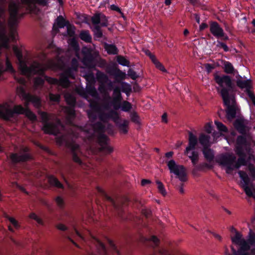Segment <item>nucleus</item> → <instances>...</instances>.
<instances>
[{"mask_svg":"<svg viewBox=\"0 0 255 255\" xmlns=\"http://www.w3.org/2000/svg\"><path fill=\"white\" fill-rule=\"evenodd\" d=\"M49 0H21L20 2L11 1L8 5L9 17L8 21V26L9 29V37L12 40L15 38L17 34L16 28L19 22L18 20L24 14L25 9L29 13L35 14H38L40 11L39 6H47ZM59 2L63 4L62 0H58Z\"/></svg>","mask_w":255,"mask_h":255,"instance_id":"obj_1","label":"nucleus"},{"mask_svg":"<svg viewBox=\"0 0 255 255\" xmlns=\"http://www.w3.org/2000/svg\"><path fill=\"white\" fill-rule=\"evenodd\" d=\"M90 106L92 110L98 113L99 118L101 121L106 123L110 119H112L116 124L121 133L127 134L129 122L126 120H123L122 123L119 122L120 117L116 111L112 110L107 113L102 111L101 107L96 101H91Z\"/></svg>","mask_w":255,"mask_h":255,"instance_id":"obj_2","label":"nucleus"},{"mask_svg":"<svg viewBox=\"0 0 255 255\" xmlns=\"http://www.w3.org/2000/svg\"><path fill=\"white\" fill-rule=\"evenodd\" d=\"M12 49L18 59L19 69L22 74L28 76L35 74L39 75L43 74L45 69L42 65L37 62H33L29 67H28L25 62L22 60V55L18 48L14 46Z\"/></svg>","mask_w":255,"mask_h":255,"instance_id":"obj_3","label":"nucleus"},{"mask_svg":"<svg viewBox=\"0 0 255 255\" xmlns=\"http://www.w3.org/2000/svg\"><path fill=\"white\" fill-rule=\"evenodd\" d=\"M14 114H24L32 121H35L36 120V116L28 107L24 108L21 105H16L15 106L13 110H12L6 104L0 105V118L5 120H8L13 117Z\"/></svg>","mask_w":255,"mask_h":255,"instance_id":"obj_4","label":"nucleus"},{"mask_svg":"<svg viewBox=\"0 0 255 255\" xmlns=\"http://www.w3.org/2000/svg\"><path fill=\"white\" fill-rule=\"evenodd\" d=\"M220 164L226 167V172L230 173L235 169H238L242 165L246 164L244 157H239L236 161V157L233 154H227L222 155L219 159Z\"/></svg>","mask_w":255,"mask_h":255,"instance_id":"obj_5","label":"nucleus"},{"mask_svg":"<svg viewBox=\"0 0 255 255\" xmlns=\"http://www.w3.org/2000/svg\"><path fill=\"white\" fill-rule=\"evenodd\" d=\"M39 115L41 117V122L43 124L42 130L44 133L49 134L57 135L59 133V128H62V126L59 122L56 124L48 123V121L51 119V115L44 112H38Z\"/></svg>","mask_w":255,"mask_h":255,"instance_id":"obj_6","label":"nucleus"},{"mask_svg":"<svg viewBox=\"0 0 255 255\" xmlns=\"http://www.w3.org/2000/svg\"><path fill=\"white\" fill-rule=\"evenodd\" d=\"M215 80L216 82L222 87L220 93L223 98V92L225 91L227 97L234 96L232 93L233 90V84L230 76L228 75H223L222 76L218 75H215Z\"/></svg>","mask_w":255,"mask_h":255,"instance_id":"obj_7","label":"nucleus"},{"mask_svg":"<svg viewBox=\"0 0 255 255\" xmlns=\"http://www.w3.org/2000/svg\"><path fill=\"white\" fill-rule=\"evenodd\" d=\"M56 141L59 144L65 143L66 145L71 149L73 160L79 164H82V161L80 158L81 152L79 145L73 141H69L66 140L65 136L57 137Z\"/></svg>","mask_w":255,"mask_h":255,"instance_id":"obj_8","label":"nucleus"},{"mask_svg":"<svg viewBox=\"0 0 255 255\" xmlns=\"http://www.w3.org/2000/svg\"><path fill=\"white\" fill-rule=\"evenodd\" d=\"M91 21L95 25L93 31L95 36L98 38L102 37L103 33L101 26H107L108 25L106 16L102 13H97L91 17Z\"/></svg>","mask_w":255,"mask_h":255,"instance_id":"obj_9","label":"nucleus"},{"mask_svg":"<svg viewBox=\"0 0 255 255\" xmlns=\"http://www.w3.org/2000/svg\"><path fill=\"white\" fill-rule=\"evenodd\" d=\"M74 231L76 235L80 238V239L83 241H86V236L88 233L90 237L93 239V244H94L96 249L97 253L99 255H109L107 249L105 245L99 239L96 238L90 231L87 230L86 232H84L82 234L80 233L76 228H74Z\"/></svg>","mask_w":255,"mask_h":255,"instance_id":"obj_10","label":"nucleus"},{"mask_svg":"<svg viewBox=\"0 0 255 255\" xmlns=\"http://www.w3.org/2000/svg\"><path fill=\"white\" fill-rule=\"evenodd\" d=\"M167 166L170 173H173L176 175L181 182L187 181L186 169L183 165L176 164L174 160H171L168 161Z\"/></svg>","mask_w":255,"mask_h":255,"instance_id":"obj_11","label":"nucleus"},{"mask_svg":"<svg viewBox=\"0 0 255 255\" xmlns=\"http://www.w3.org/2000/svg\"><path fill=\"white\" fill-rule=\"evenodd\" d=\"M223 100L225 105L227 107V117L229 120L236 117L237 108L236 107L235 96L227 97L225 91L223 92Z\"/></svg>","mask_w":255,"mask_h":255,"instance_id":"obj_12","label":"nucleus"},{"mask_svg":"<svg viewBox=\"0 0 255 255\" xmlns=\"http://www.w3.org/2000/svg\"><path fill=\"white\" fill-rule=\"evenodd\" d=\"M98 190L99 192H101L104 197L106 199L107 201L111 203L113 206L114 207L115 209L117 210V214L118 216L122 219H125V218L123 216V210L121 208V205H124L126 203H127L128 201V199L127 197H124L122 199H118L115 201L113 198H112L110 196L108 195L102 189L98 187Z\"/></svg>","mask_w":255,"mask_h":255,"instance_id":"obj_13","label":"nucleus"},{"mask_svg":"<svg viewBox=\"0 0 255 255\" xmlns=\"http://www.w3.org/2000/svg\"><path fill=\"white\" fill-rule=\"evenodd\" d=\"M17 92L19 96L25 101V107H28L30 102L36 108H39L41 106L40 98L37 96L26 93L22 86L17 88Z\"/></svg>","mask_w":255,"mask_h":255,"instance_id":"obj_14","label":"nucleus"},{"mask_svg":"<svg viewBox=\"0 0 255 255\" xmlns=\"http://www.w3.org/2000/svg\"><path fill=\"white\" fill-rule=\"evenodd\" d=\"M28 151L29 148L27 147H23L20 148L19 153H10L9 158L13 164L27 161L31 158Z\"/></svg>","mask_w":255,"mask_h":255,"instance_id":"obj_15","label":"nucleus"},{"mask_svg":"<svg viewBox=\"0 0 255 255\" xmlns=\"http://www.w3.org/2000/svg\"><path fill=\"white\" fill-rule=\"evenodd\" d=\"M99 59V54L97 52H92L89 50L84 52V57L82 62L87 67L93 68L96 65L97 62Z\"/></svg>","mask_w":255,"mask_h":255,"instance_id":"obj_16","label":"nucleus"},{"mask_svg":"<svg viewBox=\"0 0 255 255\" xmlns=\"http://www.w3.org/2000/svg\"><path fill=\"white\" fill-rule=\"evenodd\" d=\"M99 145V150L105 155H108L112 153L114 148L108 143L109 138L105 134H100L98 137Z\"/></svg>","mask_w":255,"mask_h":255,"instance_id":"obj_17","label":"nucleus"},{"mask_svg":"<svg viewBox=\"0 0 255 255\" xmlns=\"http://www.w3.org/2000/svg\"><path fill=\"white\" fill-rule=\"evenodd\" d=\"M231 232H234L235 235L234 237L231 238L233 243L241 246V250L244 251H248L250 250V247L248 244L246 240L243 238L241 233L238 232L233 227H231Z\"/></svg>","mask_w":255,"mask_h":255,"instance_id":"obj_18","label":"nucleus"},{"mask_svg":"<svg viewBox=\"0 0 255 255\" xmlns=\"http://www.w3.org/2000/svg\"><path fill=\"white\" fill-rule=\"evenodd\" d=\"M105 84H100L98 89L99 92L104 95L102 104L100 105L98 103L99 106L101 107L102 111L109 110L111 108L109 101L111 99V97L107 92L105 87Z\"/></svg>","mask_w":255,"mask_h":255,"instance_id":"obj_19","label":"nucleus"},{"mask_svg":"<svg viewBox=\"0 0 255 255\" xmlns=\"http://www.w3.org/2000/svg\"><path fill=\"white\" fill-rule=\"evenodd\" d=\"M113 99L110 105H112L115 110L119 109L121 107V101L123 99L119 87L113 89Z\"/></svg>","mask_w":255,"mask_h":255,"instance_id":"obj_20","label":"nucleus"},{"mask_svg":"<svg viewBox=\"0 0 255 255\" xmlns=\"http://www.w3.org/2000/svg\"><path fill=\"white\" fill-rule=\"evenodd\" d=\"M69 78L74 79V74L72 73L71 69H67L60 75V79L58 80V85L64 88L69 87L70 85Z\"/></svg>","mask_w":255,"mask_h":255,"instance_id":"obj_21","label":"nucleus"},{"mask_svg":"<svg viewBox=\"0 0 255 255\" xmlns=\"http://www.w3.org/2000/svg\"><path fill=\"white\" fill-rule=\"evenodd\" d=\"M211 33L217 38L224 36V32L222 27L217 22H211L210 25Z\"/></svg>","mask_w":255,"mask_h":255,"instance_id":"obj_22","label":"nucleus"},{"mask_svg":"<svg viewBox=\"0 0 255 255\" xmlns=\"http://www.w3.org/2000/svg\"><path fill=\"white\" fill-rule=\"evenodd\" d=\"M247 125V121L242 119H237L234 123L235 127L242 134H246L248 131L249 129Z\"/></svg>","mask_w":255,"mask_h":255,"instance_id":"obj_23","label":"nucleus"},{"mask_svg":"<svg viewBox=\"0 0 255 255\" xmlns=\"http://www.w3.org/2000/svg\"><path fill=\"white\" fill-rule=\"evenodd\" d=\"M188 145L185 149L187 153L188 150H194L198 143V139L196 135L191 131L188 132Z\"/></svg>","mask_w":255,"mask_h":255,"instance_id":"obj_24","label":"nucleus"},{"mask_svg":"<svg viewBox=\"0 0 255 255\" xmlns=\"http://www.w3.org/2000/svg\"><path fill=\"white\" fill-rule=\"evenodd\" d=\"M188 150V153H186V150L184 151V154L188 157L191 160L193 165L195 166L197 164L199 159V154L198 151L194 150Z\"/></svg>","mask_w":255,"mask_h":255,"instance_id":"obj_25","label":"nucleus"},{"mask_svg":"<svg viewBox=\"0 0 255 255\" xmlns=\"http://www.w3.org/2000/svg\"><path fill=\"white\" fill-rule=\"evenodd\" d=\"M110 75L114 76L117 82L124 80L126 77V74L119 69H113L110 72Z\"/></svg>","mask_w":255,"mask_h":255,"instance_id":"obj_26","label":"nucleus"},{"mask_svg":"<svg viewBox=\"0 0 255 255\" xmlns=\"http://www.w3.org/2000/svg\"><path fill=\"white\" fill-rule=\"evenodd\" d=\"M202 152L205 158L209 162H211L214 158L213 150L209 147L203 148Z\"/></svg>","mask_w":255,"mask_h":255,"instance_id":"obj_27","label":"nucleus"},{"mask_svg":"<svg viewBox=\"0 0 255 255\" xmlns=\"http://www.w3.org/2000/svg\"><path fill=\"white\" fill-rule=\"evenodd\" d=\"M238 174L242 179V181H241V187L243 188L244 186H248L250 184V179L248 177V175L247 173L243 171L240 170L238 171Z\"/></svg>","mask_w":255,"mask_h":255,"instance_id":"obj_28","label":"nucleus"},{"mask_svg":"<svg viewBox=\"0 0 255 255\" xmlns=\"http://www.w3.org/2000/svg\"><path fill=\"white\" fill-rule=\"evenodd\" d=\"M210 137L209 135L201 134L199 136V141L203 148L209 147L210 146Z\"/></svg>","mask_w":255,"mask_h":255,"instance_id":"obj_29","label":"nucleus"},{"mask_svg":"<svg viewBox=\"0 0 255 255\" xmlns=\"http://www.w3.org/2000/svg\"><path fill=\"white\" fill-rule=\"evenodd\" d=\"M237 86L242 88H246L247 90H249L252 86V83L250 80H243L242 79H238L237 81Z\"/></svg>","mask_w":255,"mask_h":255,"instance_id":"obj_30","label":"nucleus"},{"mask_svg":"<svg viewBox=\"0 0 255 255\" xmlns=\"http://www.w3.org/2000/svg\"><path fill=\"white\" fill-rule=\"evenodd\" d=\"M48 182L50 185L52 186L56 187L57 188H63V185L60 182V181L53 176H49L48 177Z\"/></svg>","mask_w":255,"mask_h":255,"instance_id":"obj_31","label":"nucleus"},{"mask_svg":"<svg viewBox=\"0 0 255 255\" xmlns=\"http://www.w3.org/2000/svg\"><path fill=\"white\" fill-rule=\"evenodd\" d=\"M96 77L100 84H107L109 81L108 76L99 71L96 73Z\"/></svg>","mask_w":255,"mask_h":255,"instance_id":"obj_32","label":"nucleus"},{"mask_svg":"<svg viewBox=\"0 0 255 255\" xmlns=\"http://www.w3.org/2000/svg\"><path fill=\"white\" fill-rule=\"evenodd\" d=\"M246 241L249 245L250 248H251V246L255 247V233L251 229H250L248 234V239Z\"/></svg>","mask_w":255,"mask_h":255,"instance_id":"obj_33","label":"nucleus"},{"mask_svg":"<svg viewBox=\"0 0 255 255\" xmlns=\"http://www.w3.org/2000/svg\"><path fill=\"white\" fill-rule=\"evenodd\" d=\"M105 49L107 53L109 54H117L118 52V50L116 46L113 44H105Z\"/></svg>","mask_w":255,"mask_h":255,"instance_id":"obj_34","label":"nucleus"},{"mask_svg":"<svg viewBox=\"0 0 255 255\" xmlns=\"http://www.w3.org/2000/svg\"><path fill=\"white\" fill-rule=\"evenodd\" d=\"M212 168V166L211 165L206 162H203L198 165H196L195 168L193 169L192 172L193 173H195L198 170L201 171L204 170L205 168L211 169Z\"/></svg>","mask_w":255,"mask_h":255,"instance_id":"obj_35","label":"nucleus"},{"mask_svg":"<svg viewBox=\"0 0 255 255\" xmlns=\"http://www.w3.org/2000/svg\"><path fill=\"white\" fill-rule=\"evenodd\" d=\"M224 72L227 74H233L235 71L233 65L228 61H225L223 63Z\"/></svg>","mask_w":255,"mask_h":255,"instance_id":"obj_36","label":"nucleus"},{"mask_svg":"<svg viewBox=\"0 0 255 255\" xmlns=\"http://www.w3.org/2000/svg\"><path fill=\"white\" fill-rule=\"evenodd\" d=\"M80 37L82 40L87 42H90L92 39V37L88 31H82L80 34Z\"/></svg>","mask_w":255,"mask_h":255,"instance_id":"obj_37","label":"nucleus"},{"mask_svg":"<svg viewBox=\"0 0 255 255\" xmlns=\"http://www.w3.org/2000/svg\"><path fill=\"white\" fill-rule=\"evenodd\" d=\"M64 98L67 103L71 106H74L75 104L74 97L70 94L66 93L64 95Z\"/></svg>","mask_w":255,"mask_h":255,"instance_id":"obj_38","label":"nucleus"},{"mask_svg":"<svg viewBox=\"0 0 255 255\" xmlns=\"http://www.w3.org/2000/svg\"><path fill=\"white\" fill-rule=\"evenodd\" d=\"M144 241L152 243V246L154 248L157 247L160 243V240L155 236H152L150 238L148 239L145 238Z\"/></svg>","mask_w":255,"mask_h":255,"instance_id":"obj_39","label":"nucleus"},{"mask_svg":"<svg viewBox=\"0 0 255 255\" xmlns=\"http://www.w3.org/2000/svg\"><path fill=\"white\" fill-rule=\"evenodd\" d=\"M156 183L157 185V189L158 190L159 192L164 197H165L166 194L167 192L166 191V190L164 188V185L163 183L160 181L159 180H156Z\"/></svg>","mask_w":255,"mask_h":255,"instance_id":"obj_40","label":"nucleus"},{"mask_svg":"<svg viewBox=\"0 0 255 255\" xmlns=\"http://www.w3.org/2000/svg\"><path fill=\"white\" fill-rule=\"evenodd\" d=\"M130 118L131 121L133 123L137 125L140 124V118L137 113L134 112L131 113L130 114Z\"/></svg>","mask_w":255,"mask_h":255,"instance_id":"obj_41","label":"nucleus"},{"mask_svg":"<svg viewBox=\"0 0 255 255\" xmlns=\"http://www.w3.org/2000/svg\"><path fill=\"white\" fill-rule=\"evenodd\" d=\"M44 83V80L41 77H36L34 80V86L35 88L42 87Z\"/></svg>","mask_w":255,"mask_h":255,"instance_id":"obj_42","label":"nucleus"},{"mask_svg":"<svg viewBox=\"0 0 255 255\" xmlns=\"http://www.w3.org/2000/svg\"><path fill=\"white\" fill-rule=\"evenodd\" d=\"M57 25L59 28H63L65 26H66V23L64 18L62 16H59L56 19Z\"/></svg>","mask_w":255,"mask_h":255,"instance_id":"obj_43","label":"nucleus"},{"mask_svg":"<svg viewBox=\"0 0 255 255\" xmlns=\"http://www.w3.org/2000/svg\"><path fill=\"white\" fill-rule=\"evenodd\" d=\"M243 188L249 197H255V192L249 186H244Z\"/></svg>","mask_w":255,"mask_h":255,"instance_id":"obj_44","label":"nucleus"},{"mask_svg":"<svg viewBox=\"0 0 255 255\" xmlns=\"http://www.w3.org/2000/svg\"><path fill=\"white\" fill-rule=\"evenodd\" d=\"M4 217L8 219L15 228H18L19 227L18 222L14 218L9 217L6 213L4 214Z\"/></svg>","mask_w":255,"mask_h":255,"instance_id":"obj_45","label":"nucleus"},{"mask_svg":"<svg viewBox=\"0 0 255 255\" xmlns=\"http://www.w3.org/2000/svg\"><path fill=\"white\" fill-rule=\"evenodd\" d=\"M121 108L123 111L128 112L131 109V105L129 102L125 101L122 103Z\"/></svg>","mask_w":255,"mask_h":255,"instance_id":"obj_46","label":"nucleus"},{"mask_svg":"<svg viewBox=\"0 0 255 255\" xmlns=\"http://www.w3.org/2000/svg\"><path fill=\"white\" fill-rule=\"evenodd\" d=\"M109 244L110 247V249L112 250V251L115 252L118 255H121V253H120V251L118 250L117 247L116 246V245L114 244V243L112 241L109 240Z\"/></svg>","mask_w":255,"mask_h":255,"instance_id":"obj_47","label":"nucleus"},{"mask_svg":"<svg viewBox=\"0 0 255 255\" xmlns=\"http://www.w3.org/2000/svg\"><path fill=\"white\" fill-rule=\"evenodd\" d=\"M55 202L57 205L60 208H63L64 207V201L63 199L60 196H57L55 199Z\"/></svg>","mask_w":255,"mask_h":255,"instance_id":"obj_48","label":"nucleus"},{"mask_svg":"<svg viewBox=\"0 0 255 255\" xmlns=\"http://www.w3.org/2000/svg\"><path fill=\"white\" fill-rule=\"evenodd\" d=\"M64 112L70 117H73L75 115V111L73 106L65 107Z\"/></svg>","mask_w":255,"mask_h":255,"instance_id":"obj_49","label":"nucleus"},{"mask_svg":"<svg viewBox=\"0 0 255 255\" xmlns=\"http://www.w3.org/2000/svg\"><path fill=\"white\" fill-rule=\"evenodd\" d=\"M118 63L124 66H128L129 62L123 56H119L117 58Z\"/></svg>","mask_w":255,"mask_h":255,"instance_id":"obj_50","label":"nucleus"},{"mask_svg":"<svg viewBox=\"0 0 255 255\" xmlns=\"http://www.w3.org/2000/svg\"><path fill=\"white\" fill-rule=\"evenodd\" d=\"M215 125H216L218 129L222 131L226 132L228 130L227 128L222 123L215 121Z\"/></svg>","mask_w":255,"mask_h":255,"instance_id":"obj_51","label":"nucleus"},{"mask_svg":"<svg viewBox=\"0 0 255 255\" xmlns=\"http://www.w3.org/2000/svg\"><path fill=\"white\" fill-rule=\"evenodd\" d=\"M67 23L68 24L66 25V26L67 29L68 34L70 36H72L74 34V27L70 24L68 22H67Z\"/></svg>","mask_w":255,"mask_h":255,"instance_id":"obj_52","label":"nucleus"},{"mask_svg":"<svg viewBox=\"0 0 255 255\" xmlns=\"http://www.w3.org/2000/svg\"><path fill=\"white\" fill-rule=\"evenodd\" d=\"M45 79L50 84L58 85V80L56 78L45 76Z\"/></svg>","mask_w":255,"mask_h":255,"instance_id":"obj_53","label":"nucleus"},{"mask_svg":"<svg viewBox=\"0 0 255 255\" xmlns=\"http://www.w3.org/2000/svg\"><path fill=\"white\" fill-rule=\"evenodd\" d=\"M6 69L4 70L5 71H9L11 72H14L13 68L11 65V63L9 61L7 57H6Z\"/></svg>","mask_w":255,"mask_h":255,"instance_id":"obj_54","label":"nucleus"},{"mask_svg":"<svg viewBox=\"0 0 255 255\" xmlns=\"http://www.w3.org/2000/svg\"><path fill=\"white\" fill-rule=\"evenodd\" d=\"M122 86L123 88L122 91L125 93H128L131 91L130 86L125 82H123L122 83Z\"/></svg>","mask_w":255,"mask_h":255,"instance_id":"obj_55","label":"nucleus"},{"mask_svg":"<svg viewBox=\"0 0 255 255\" xmlns=\"http://www.w3.org/2000/svg\"><path fill=\"white\" fill-rule=\"evenodd\" d=\"M128 75L133 80H135L138 77L136 72L131 69H129L128 71Z\"/></svg>","mask_w":255,"mask_h":255,"instance_id":"obj_56","label":"nucleus"},{"mask_svg":"<svg viewBox=\"0 0 255 255\" xmlns=\"http://www.w3.org/2000/svg\"><path fill=\"white\" fill-rule=\"evenodd\" d=\"M236 153L240 156V157H244L246 159V155L244 153L241 147L238 146L236 150Z\"/></svg>","mask_w":255,"mask_h":255,"instance_id":"obj_57","label":"nucleus"},{"mask_svg":"<svg viewBox=\"0 0 255 255\" xmlns=\"http://www.w3.org/2000/svg\"><path fill=\"white\" fill-rule=\"evenodd\" d=\"M72 68H70L69 69H71L72 72L73 71H76L78 68V61L75 58H73L72 60Z\"/></svg>","mask_w":255,"mask_h":255,"instance_id":"obj_58","label":"nucleus"},{"mask_svg":"<svg viewBox=\"0 0 255 255\" xmlns=\"http://www.w3.org/2000/svg\"><path fill=\"white\" fill-rule=\"evenodd\" d=\"M49 99L52 101L58 102L60 99V95L58 94L54 95L50 93L49 94Z\"/></svg>","mask_w":255,"mask_h":255,"instance_id":"obj_59","label":"nucleus"},{"mask_svg":"<svg viewBox=\"0 0 255 255\" xmlns=\"http://www.w3.org/2000/svg\"><path fill=\"white\" fill-rule=\"evenodd\" d=\"M183 187H184V184L183 182L180 183V184H179V185H176L175 186V188L179 191V192L181 194H184V190Z\"/></svg>","mask_w":255,"mask_h":255,"instance_id":"obj_60","label":"nucleus"},{"mask_svg":"<svg viewBox=\"0 0 255 255\" xmlns=\"http://www.w3.org/2000/svg\"><path fill=\"white\" fill-rule=\"evenodd\" d=\"M237 142L238 145L245 144L246 142V138L243 136H239L237 138Z\"/></svg>","mask_w":255,"mask_h":255,"instance_id":"obj_61","label":"nucleus"},{"mask_svg":"<svg viewBox=\"0 0 255 255\" xmlns=\"http://www.w3.org/2000/svg\"><path fill=\"white\" fill-rule=\"evenodd\" d=\"M141 213L146 218H149L151 215V211L146 208L142 209Z\"/></svg>","mask_w":255,"mask_h":255,"instance_id":"obj_62","label":"nucleus"},{"mask_svg":"<svg viewBox=\"0 0 255 255\" xmlns=\"http://www.w3.org/2000/svg\"><path fill=\"white\" fill-rule=\"evenodd\" d=\"M248 168L250 172L251 175L253 177H255V167L254 165L250 164L248 166Z\"/></svg>","mask_w":255,"mask_h":255,"instance_id":"obj_63","label":"nucleus"},{"mask_svg":"<svg viewBox=\"0 0 255 255\" xmlns=\"http://www.w3.org/2000/svg\"><path fill=\"white\" fill-rule=\"evenodd\" d=\"M204 66L208 73H210L211 72V71L214 68V66L213 65L209 63L204 64Z\"/></svg>","mask_w":255,"mask_h":255,"instance_id":"obj_64","label":"nucleus"}]
</instances>
